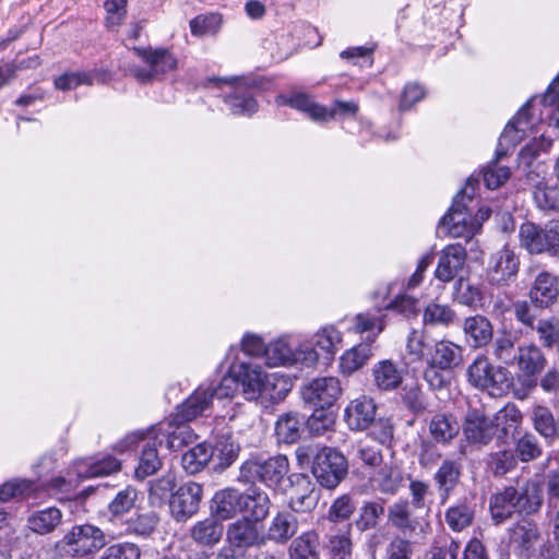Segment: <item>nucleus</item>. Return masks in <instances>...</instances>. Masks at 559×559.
<instances>
[{"label": "nucleus", "instance_id": "nucleus-1", "mask_svg": "<svg viewBox=\"0 0 559 559\" xmlns=\"http://www.w3.org/2000/svg\"><path fill=\"white\" fill-rule=\"evenodd\" d=\"M543 503L542 486L537 480L521 478L515 486H508L490 499V512L496 524L502 523L515 512L532 514Z\"/></svg>", "mask_w": 559, "mask_h": 559}, {"label": "nucleus", "instance_id": "nucleus-2", "mask_svg": "<svg viewBox=\"0 0 559 559\" xmlns=\"http://www.w3.org/2000/svg\"><path fill=\"white\" fill-rule=\"evenodd\" d=\"M296 456L300 465L311 464V472L318 483L328 489L335 488L347 474L345 456L333 448L302 445Z\"/></svg>", "mask_w": 559, "mask_h": 559}, {"label": "nucleus", "instance_id": "nucleus-3", "mask_svg": "<svg viewBox=\"0 0 559 559\" xmlns=\"http://www.w3.org/2000/svg\"><path fill=\"white\" fill-rule=\"evenodd\" d=\"M106 545L104 532L92 524L74 525L56 542L55 550L62 558L90 559Z\"/></svg>", "mask_w": 559, "mask_h": 559}, {"label": "nucleus", "instance_id": "nucleus-4", "mask_svg": "<svg viewBox=\"0 0 559 559\" xmlns=\"http://www.w3.org/2000/svg\"><path fill=\"white\" fill-rule=\"evenodd\" d=\"M289 472L288 459L275 455L267 459L251 456L239 469L238 480L243 484L262 483L267 488L277 489Z\"/></svg>", "mask_w": 559, "mask_h": 559}, {"label": "nucleus", "instance_id": "nucleus-5", "mask_svg": "<svg viewBox=\"0 0 559 559\" xmlns=\"http://www.w3.org/2000/svg\"><path fill=\"white\" fill-rule=\"evenodd\" d=\"M475 182L472 178L467 180L466 186L457 192L448 213L440 221V226L445 228L451 237H463L468 240L478 231V225L475 224L468 209V203L474 200Z\"/></svg>", "mask_w": 559, "mask_h": 559}, {"label": "nucleus", "instance_id": "nucleus-6", "mask_svg": "<svg viewBox=\"0 0 559 559\" xmlns=\"http://www.w3.org/2000/svg\"><path fill=\"white\" fill-rule=\"evenodd\" d=\"M468 382L491 396L504 395L512 383L511 372L501 366H493L486 357L476 358L467 368Z\"/></svg>", "mask_w": 559, "mask_h": 559}, {"label": "nucleus", "instance_id": "nucleus-7", "mask_svg": "<svg viewBox=\"0 0 559 559\" xmlns=\"http://www.w3.org/2000/svg\"><path fill=\"white\" fill-rule=\"evenodd\" d=\"M132 50L148 67L147 69L140 67L130 69L131 74L141 83H150L160 79L178 67L176 56L167 48L133 47Z\"/></svg>", "mask_w": 559, "mask_h": 559}, {"label": "nucleus", "instance_id": "nucleus-8", "mask_svg": "<svg viewBox=\"0 0 559 559\" xmlns=\"http://www.w3.org/2000/svg\"><path fill=\"white\" fill-rule=\"evenodd\" d=\"M519 237L521 247L532 254L559 253V221H550L544 227L526 222L521 225Z\"/></svg>", "mask_w": 559, "mask_h": 559}, {"label": "nucleus", "instance_id": "nucleus-9", "mask_svg": "<svg viewBox=\"0 0 559 559\" xmlns=\"http://www.w3.org/2000/svg\"><path fill=\"white\" fill-rule=\"evenodd\" d=\"M139 441H142L143 445L139 465L135 468V475L138 478L144 479L155 474L162 467V460L157 452V447L160 445L158 443L154 444V440L150 438V429L128 435L117 444V449L119 452L129 451Z\"/></svg>", "mask_w": 559, "mask_h": 559}, {"label": "nucleus", "instance_id": "nucleus-10", "mask_svg": "<svg viewBox=\"0 0 559 559\" xmlns=\"http://www.w3.org/2000/svg\"><path fill=\"white\" fill-rule=\"evenodd\" d=\"M209 82L215 84L217 87L225 84L230 88L229 93L224 97V103L228 106L233 115L250 116L257 112L258 102L254 97V87L249 86L247 83L236 78H214L210 79Z\"/></svg>", "mask_w": 559, "mask_h": 559}, {"label": "nucleus", "instance_id": "nucleus-11", "mask_svg": "<svg viewBox=\"0 0 559 559\" xmlns=\"http://www.w3.org/2000/svg\"><path fill=\"white\" fill-rule=\"evenodd\" d=\"M194 437L188 421L177 419V416L174 415L150 428V438L154 440V444L163 445L165 443L171 451L188 444Z\"/></svg>", "mask_w": 559, "mask_h": 559}, {"label": "nucleus", "instance_id": "nucleus-12", "mask_svg": "<svg viewBox=\"0 0 559 559\" xmlns=\"http://www.w3.org/2000/svg\"><path fill=\"white\" fill-rule=\"evenodd\" d=\"M202 486L194 481L182 484L169 499V510L171 516L177 522H186L192 518L199 510L202 500Z\"/></svg>", "mask_w": 559, "mask_h": 559}, {"label": "nucleus", "instance_id": "nucleus-13", "mask_svg": "<svg viewBox=\"0 0 559 559\" xmlns=\"http://www.w3.org/2000/svg\"><path fill=\"white\" fill-rule=\"evenodd\" d=\"M341 393L340 380L334 377L317 378L301 390L304 401L320 408V411L333 406Z\"/></svg>", "mask_w": 559, "mask_h": 559}, {"label": "nucleus", "instance_id": "nucleus-14", "mask_svg": "<svg viewBox=\"0 0 559 559\" xmlns=\"http://www.w3.org/2000/svg\"><path fill=\"white\" fill-rule=\"evenodd\" d=\"M463 435L469 444L487 445L497 436L492 418L483 409L469 408L462 424Z\"/></svg>", "mask_w": 559, "mask_h": 559}, {"label": "nucleus", "instance_id": "nucleus-15", "mask_svg": "<svg viewBox=\"0 0 559 559\" xmlns=\"http://www.w3.org/2000/svg\"><path fill=\"white\" fill-rule=\"evenodd\" d=\"M466 258V249L461 243L445 246L440 252L435 277L442 283L456 281L463 276Z\"/></svg>", "mask_w": 559, "mask_h": 559}, {"label": "nucleus", "instance_id": "nucleus-16", "mask_svg": "<svg viewBox=\"0 0 559 559\" xmlns=\"http://www.w3.org/2000/svg\"><path fill=\"white\" fill-rule=\"evenodd\" d=\"M534 99H530L516 114L512 121L504 128L499 145L511 144L515 146L528 131H533L540 119L535 116Z\"/></svg>", "mask_w": 559, "mask_h": 559}, {"label": "nucleus", "instance_id": "nucleus-17", "mask_svg": "<svg viewBox=\"0 0 559 559\" xmlns=\"http://www.w3.org/2000/svg\"><path fill=\"white\" fill-rule=\"evenodd\" d=\"M519 267V257L512 249L504 246L490 258L488 272L491 283L497 285H508L516 277Z\"/></svg>", "mask_w": 559, "mask_h": 559}, {"label": "nucleus", "instance_id": "nucleus-18", "mask_svg": "<svg viewBox=\"0 0 559 559\" xmlns=\"http://www.w3.org/2000/svg\"><path fill=\"white\" fill-rule=\"evenodd\" d=\"M515 364L523 378L526 388L532 389L537 384V376L546 367V358L538 346L528 344L519 346Z\"/></svg>", "mask_w": 559, "mask_h": 559}, {"label": "nucleus", "instance_id": "nucleus-19", "mask_svg": "<svg viewBox=\"0 0 559 559\" xmlns=\"http://www.w3.org/2000/svg\"><path fill=\"white\" fill-rule=\"evenodd\" d=\"M258 522L251 521L248 516L231 523L227 530V542L238 549L260 547L265 544V537L258 528Z\"/></svg>", "mask_w": 559, "mask_h": 559}, {"label": "nucleus", "instance_id": "nucleus-20", "mask_svg": "<svg viewBox=\"0 0 559 559\" xmlns=\"http://www.w3.org/2000/svg\"><path fill=\"white\" fill-rule=\"evenodd\" d=\"M352 524H332L325 534V548L330 559H350L353 543Z\"/></svg>", "mask_w": 559, "mask_h": 559}, {"label": "nucleus", "instance_id": "nucleus-21", "mask_svg": "<svg viewBox=\"0 0 559 559\" xmlns=\"http://www.w3.org/2000/svg\"><path fill=\"white\" fill-rule=\"evenodd\" d=\"M319 498V492L309 476L304 474L295 476L288 503L293 511L309 512L317 507Z\"/></svg>", "mask_w": 559, "mask_h": 559}, {"label": "nucleus", "instance_id": "nucleus-22", "mask_svg": "<svg viewBox=\"0 0 559 559\" xmlns=\"http://www.w3.org/2000/svg\"><path fill=\"white\" fill-rule=\"evenodd\" d=\"M559 296V280L548 271L539 272L531 286L530 298L539 308H548Z\"/></svg>", "mask_w": 559, "mask_h": 559}, {"label": "nucleus", "instance_id": "nucleus-23", "mask_svg": "<svg viewBox=\"0 0 559 559\" xmlns=\"http://www.w3.org/2000/svg\"><path fill=\"white\" fill-rule=\"evenodd\" d=\"M239 386L246 400L258 401L261 397L266 372L257 365L241 362L234 368Z\"/></svg>", "mask_w": 559, "mask_h": 559}, {"label": "nucleus", "instance_id": "nucleus-24", "mask_svg": "<svg viewBox=\"0 0 559 559\" xmlns=\"http://www.w3.org/2000/svg\"><path fill=\"white\" fill-rule=\"evenodd\" d=\"M462 463L455 459H444L433 475L440 502L444 504L460 483Z\"/></svg>", "mask_w": 559, "mask_h": 559}, {"label": "nucleus", "instance_id": "nucleus-25", "mask_svg": "<svg viewBox=\"0 0 559 559\" xmlns=\"http://www.w3.org/2000/svg\"><path fill=\"white\" fill-rule=\"evenodd\" d=\"M376 417V405L367 396L353 400L345 408L344 418L350 430L361 431L370 427Z\"/></svg>", "mask_w": 559, "mask_h": 559}, {"label": "nucleus", "instance_id": "nucleus-26", "mask_svg": "<svg viewBox=\"0 0 559 559\" xmlns=\"http://www.w3.org/2000/svg\"><path fill=\"white\" fill-rule=\"evenodd\" d=\"M463 332L468 345L473 348H481L491 343L493 326L488 318L474 314L464 319Z\"/></svg>", "mask_w": 559, "mask_h": 559}, {"label": "nucleus", "instance_id": "nucleus-27", "mask_svg": "<svg viewBox=\"0 0 559 559\" xmlns=\"http://www.w3.org/2000/svg\"><path fill=\"white\" fill-rule=\"evenodd\" d=\"M461 428L457 418L451 413H437L428 423L430 437L441 445H449L459 436Z\"/></svg>", "mask_w": 559, "mask_h": 559}, {"label": "nucleus", "instance_id": "nucleus-28", "mask_svg": "<svg viewBox=\"0 0 559 559\" xmlns=\"http://www.w3.org/2000/svg\"><path fill=\"white\" fill-rule=\"evenodd\" d=\"M63 513L57 507L32 512L26 520L27 527L37 535L53 533L62 524Z\"/></svg>", "mask_w": 559, "mask_h": 559}, {"label": "nucleus", "instance_id": "nucleus-29", "mask_svg": "<svg viewBox=\"0 0 559 559\" xmlns=\"http://www.w3.org/2000/svg\"><path fill=\"white\" fill-rule=\"evenodd\" d=\"M242 492L227 488L215 493L212 510L221 520H229L242 512Z\"/></svg>", "mask_w": 559, "mask_h": 559}, {"label": "nucleus", "instance_id": "nucleus-30", "mask_svg": "<svg viewBox=\"0 0 559 559\" xmlns=\"http://www.w3.org/2000/svg\"><path fill=\"white\" fill-rule=\"evenodd\" d=\"M523 415L515 404H507L492 418L499 439L515 438L520 432Z\"/></svg>", "mask_w": 559, "mask_h": 559}, {"label": "nucleus", "instance_id": "nucleus-31", "mask_svg": "<svg viewBox=\"0 0 559 559\" xmlns=\"http://www.w3.org/2000/svg\"><path fill=\"white\" fill-rule=\"evenodd\" d=\"M298 521L289 512H278L270 522L265 540H272L276 544L287 543L297 532Z\"/></svg>", "mask_w": 559, "mask_h": 559}, {"label": "nucleus", "instance_id": "nucleus-32", "mask_svg": "<svg viewBox=\"0 0 559 559\" xmlns=\"http://www.w3.org/2000/svg\"><path fill=\"white\" fill-rule=\"evenodd\" d=\"M276 102L278 105H286L306 112L314 121H328L329 109L314 103L305 93H297L292 96L280 95Z\"/></svg>", "mask_w": 559, "mask_h": 559}, {"label": "nucleus", "instance_id": "nucleus-33", "mask_svg": "<svg viewBox=\"0 0 559 559\" xmlns=\"http://www.w3.org/2000/svg\"><path fill=\"white\" fill-rule=\"evenodd\" d=\"M211 403L209 392L201 385L177 407L174 416H177V419L180 420L191 421L203 415L210 408Z\"/></svg>", "mask_w": 559, "mask_h": 559}, {"label": "nucleus", "instance_id": "nucleus-34", "mask_svg": "<svg viewBox=\"0 0 559 559\" xmlns=\"http://www.w3.org/2000/svg\"><path fill=\"white\" fill-rule=\"evenodd\" d=\"M242 512L250 516L251 521H263L270 512L271 500L269 495L260 488H251L242 492Z\"/></svg>", "mask_w": 559, "mask_h": 559}, {"label": "nucleus", "instance_id": "nucleus-35", "mask_svg": "<svg viewBox=\"0 0 559 559\" xmlns=\"http://www.w3.org/2000/svg\"><path fill=\"white\" fill-rule=\"evenodd\" d=\"M293 383L290 379L280 372L267 373L261 391V403L276 404L283 401L290 392Z\"/></svg>", "mask_w": 559, "mask_h": 559}, {"label": "nucleus", "instance_id": "nucleus-36", "mask_svg": "<svg viewBox=\"0 0 559 559\" xmlns=\"http://www.w3.org/2000/svg\"><path fill=\"white\" fill-rule=\"evenodd\" d=\"M428 360L442 369L450 370L461 362L462 348L450 341H438L429 353Z\"/></svg>", "mask_w": 559, "mask_h": 559}, {"label": "nucleus", "instance_id": "nucleus-37", "mask_svg": "<svg viewBox=\"0 0 559 559\" xmlns=\"http://www.w3.org/2000/svg\"><path fill=\"white\" fill-rule=\"evenodd\" d=\"M490 354L492 357L504 365H514L519 354V347H515L518 336L511 332H499L497 337L491 341Z\"/></svg>", "mask_w": 559, "mask_h": 559}, {"label": "nucleus", "instance_id": "nucleus-38", "mask_svg": "<svg viewBox=\"0 0 559 559\" xmlns=\"http://www.w3.org/2000/svg\"><path fill=\"white\" fill-rule=\"evenodd\" d=\"M388 522L404 534H411L418 526L417 520L412 518L411 503L400 500L388 508Z\"/></svg>", "mask_w": 559, "mask_h": 559}, {"label": "nucleus", "instance_id": "nucleus-39", "mask_svg": "<svg viewBox=\"0 0 559 559\" xmlns=\"http://www.w3.org/2000/svg\"><path fill=\"white\" fill-rule=\"evenodd\" d=\"M224 527L216 519L207 518L199 521L191 528V538L202 546H213L223 536Z\"/></svg>", "mask_w": 559, "mask_h": 559}, {"label": "nucleus", "instance_id": "nucleus-40", "mask_svg": "<svg viewBox=\"0 0 559 559\" xmlns=\"http://www.w3.org/2000/svg\"><path fill=\"white\" fill-rule=\"evenodd\" d=\"M374 384L382 391L396 389L403 380L402 371L390 360L379 361L372 369Z\"/></svg>", "mask_w": 559, "mask_h": 559}, {"label": "nucleus", "instance_id": "nucleus-41", "mask_svg": "<svg viewBox=\"0 0 559 559\" xmlns=\"http://www.w3.org/2000/svg\"><path fill=\"white\" fill-rule=\"evenodd\" d=\"M290 559H319V535L308 531L296 537L289 546Z\"/></svg>", "mask_w": 559, "mask_h": 559}, {"label": "nucleus", "instance_id": "nucleus-42", "mask_svg": "<svg viewBox=\"0 0 559 559\" xmlns=\"http://www.w3.org/2000/svg\"><path fill=\"white\" fill-rule=\"evenodd\" d=\"M213 456V447L202 442L191 448L182 455L181 464L183 469L192 475L203 469Z\"/></svg>", "mask_w": 559, "mask_h": 559}, {"label": "nucleus", "instance_id": "nucleus-43", "mask_svg": "<svg viewBox=\"0 0 559 559\" xmlns=\"http://www.w3.org/2000/svg\"><path fill=\"white\" fill-rule=\"evenodd\" d=\"M457 320L456 312L449 306L429 302L423 313V323L428 326H449Z\"/></svg>", "mask_w": 559, "mask_h": 559}, {"label": "nucleus", "instance_id": "nucleus-44", "mask_svg": "<svg viewBox=\"0 0 559 559\" xmlns=\"http://www.w3.org/2000/svg\"><path fill=\"white\" fill-rule=\"evenodd\" d=\"M76 468L81 478L99 477L119 471L120 461L115 456L106 455L94 462L80 463Z\"/></svg>", "mask_w": 559, "mask_h": 559}, {"label": "nucleus", "instance_id": "nucleus-45", "mask_svg": "<svg viewBox=\"0 0 559 559\" xmlns=\"http://www.w3.org/2000/svg\"><path fill=\"white\" fill-rule=\"evenodd\" d=\"M265 362L270 367L287 366L295 364V352L283 338H278L269 345L264 350Z\"/></svg>", "mask_w": 559, "mask_h": 559}, {"label": "nucleus", "instance_id": "nucleus-46", "mask_svg": "<svg viewBox=\"0 0 559 559\" xmlns=\"http://www.w3.org/2000/svg\"><path fill=\"white\" fill-rule=\"evenodd\" d=\"M159 516L154 511L138 513L126 523V532L131 535L148 537L157 527Z\"/></svg>", "mask_w": 559, "mask_h": 559}, {"label": "nucleus", "instance_id": "nucleus-47", "mask_svg": "<svg viewBox=\"0 0 559 559\" xmlns=\"http://www.w3.org/2000/svg\"><path fill=\"white\" fill-rule=\"evenodd\" d=\"M176 485L174 474H166L151 483L148 490V501L153 507H160L170 499Z\"/></svg>", "mask_w": 559, "mask_h": 559}, {"label": "nucleus", "instance_id": "nucleus-48", "mask_svg": "<svg viewBox=\"0 0 559 559\" xmlns=\"http://www.w3.org/2000/svg\"><path fill=\"white\" fill-rule=\"evenodd\" d=\"M536 205L543 211H559V186L539 181L533 191Z\"/></svg>", "mask_w": 559, "mask_h": 559}, {"label": "nucleus", "instance_id": "nucleus-49", "mask_svg": "<svg viewBox=\"0 0 559 559\" xmlns=\"http://www.w3.org/2000/svg\"><path fill=\"white\" fill-rule=\"evenodd\" d=\"M305 418H298L296 414H285L281 416L275 426L276 436L285 443H294L300 437V427Z\"/></svg>", "mask_w": 559, "mask_h": 559}, {"label": "nucleus", "instance_id": "nucleus-50", "mask_svg": "<svg viewBox=\"0 0 559 559\" xmlns=\"http://www.w3.org/2000/svg\"><path fill=\"white\" fill-rule=\"evenodd\" d=\"M371 355V348L367 344H360L345 352L340 361L342 372L346 374L355 372L367 362Z\"/></svg>", "mask_w": 559, "mask_h": 559}, {"label": "nucleus", "instance_id": "nucleus-51", "mask_svg": "<svg viewBox=\"0 0 559 559\" xmlns=\"http://www.w3.org/2000/svg\"><path fill=\"white\" fill-rule=\"evenodd\" d=\"M453 299L464 306L477 307L483 299V294L478 286L460 276L454 283Z\"/></svg>", "mask_w": 559, "mask_h": 559}, {"label": "nucleus", "instance_id": "nucleus-52", "mask_svg": "<svg viewBox=\"0 0 559 559\" xmlns=\"http://www.w3.org/2000/svg\"><path fill=\"white\" fill-rule=\"evenodd\" d=\"M341 342V333L333 325L322 328L313 336V345L319 348L328 359H331L335 355Z\"/></svg>", "mask_w": 559, "mask_h": 559}, {"label": "nucleus", "instance_id": "nucleus-53", "mask_svg": "<svg viewBox=\"0 0 559 559\" xmlns=\"http://www.w3.org/2000/svg\"><path fill=\"white\" fill-rule=\"evenodd\" d=\"M531 419L535 430L544 438H552L557 433L555 417L549 408L536 405L532 408Z\"/></svg>", "mask_w": 559, "mask_h": 559}, {"label": "nucleus", "instance_id": "nucleus-54", "mask_svg": "<svg viewBox=\"0 0 559 559\" xmlns=\"http://www.w3.org/2000/svg\"><path fill=\"white\" fill-rule=\"evenodd\" d=\"M474 519V510L467 503H457L445 512V522L452 531L461 532L468 527Z\"/></svg>", "mask_w": 559, "mask_h": 559}, {"label": "nucleus", "instance_id": "nucleus-55", "mask_svg": "<svg viewBox=\"0 0 559 559\" xmlns=\"http://www.w3.org/2000/svg\"><path fill=\"white\" fill-rule=\"evenodd\" d=\"M138 499V491L132 487H127L115 496L112 501L108 506V511L111 519H119L126 513L130 512Z\"/></svg>", "mask_w": 559, "mask_h": 559}, {"label": "nucleus", "instance_id": "nucleus-56", "mask_svg": "<svg viewBox=\"0 0 559 559\" xmlns=\"http://www.w3.org/2000/svg\"><path fill=\"white\" fill-rule=\"evenodd\" d=\"M538 334V340L544 347L551 348L559 344V319L551 317L540 319L534 329Z\"/></svg>", "mask_w": 559, "mask_h": 559}, {"label": "nucleus", "instance_id": "nucleus-57", "mask_svg": "<svg viewBox=\"0 0 559 559\" xmlns=\"http://www.w3.org/2000/svg\"><path fill=\"white\" fill-rule=\"evenodd\" d=\"M427 344L423 331L413 329L406 338L405 359L406 364L423 361Z\"/></svg>", "mask_w": 559, "mask_h": 559}, {"label": "nucleus", "instance_id": "nucleus-58", "mask_svg": "<svg viewBox=\"0 0 559 559\" xmlns=\"http://www.w3.org/2000/svg\"><path fill=\"white\" fill-rule=\"evenodd\" d=\"M238 389L239 383L234 371L233 373L223 377L218 384H211L207 388H204V390L209 392L211 402L213 401V399H230L235 395Z\"/></svg>", "mask_w": 559, "mask_h": 559}, {"label": "nucleus", "instance_id": "nucleus-59", "mask_svg": "<svg viewBox=\"0 0 559 559\" xmlns=\"http://www.w3.org/2000/svg\"><path fill=\"white\" fill-rule=\"evenodd\" d=\"M355 511V506L348 495H343L334 500L329 509L328 519L333 524L346 523Z\"/></svg>", "mask_w": 559, "mask_h": 559}, {"label": "nucleus", "instance_id": "nucleus-60", "mask_svg": "<svg viewBox=\"0 0 559 559\" xmlns=\"http://www.w3.org/2000/svg\"><path fill=\"white\" fill-rule=\"evenodd\" d=\"M222 24L218 14L198 15L190 21V29L194 36L214 35Z\"/></svg>", "mask_w": 559, "mask_h": 559}, {"label": "nucleus", "instance_id": "nucleus-61", "mask_svg": "<svg viewBox=\"0 0 559 559\" xmlns=\"http://www.w3.org/2000/svg\"><path fill=\"white\" fill-rule=\"evenodd\" d=\"M511 176L509 167L500 166L496 160L489 163L483 171V179L488 189H497Z\"/></svg>", "mask_w": 559, "mask_h": 559}, {"label": "nucleus", "instance_id": "nucleus-62", "mask_svg": "<svg viewBox=\"0 0 559 559\" xmlns=\"http://www.w3.org/2000/svg\"><path fill=\"white\" fill-rule=\"evenodd\" d=\"M515 450L523 462L535 460L542 454L537 438L532 432H525L518 439Z\"/></svg>", "mask_w": 559, "mask_h": 559}, {"label": "nucleus", "instance_id": "nucleus-63", "mask_svg": "<svg viewBox=\"0 0 559 559\" xmlns=\"http://www.w3.org/2000/svg\"><path fill=\"white\" fill-rule=\"evenodd\" d=\"M404 405L413 413H420L426 408L425 395L417 383L406 384L401 394Z\"/></svg>", "mask_w": 559, "mask_h": 559}, {"label": "nucleus", "instance_id": "nucleus-64", "mask_svg": "<svg viewBox=\"0 0 559 559\" xmlns=\"http://www.w3.org/2000/svg\"><path fill=\"white\" fill-rule=\"evenodd\" d=\"M141 550L133 543H118L105 549L100 559H140Z\"/></svg>", "mask_w": 559, "mask_h": 559}]
</instances>
